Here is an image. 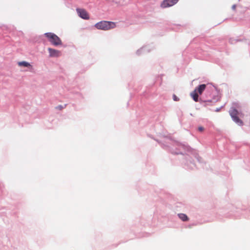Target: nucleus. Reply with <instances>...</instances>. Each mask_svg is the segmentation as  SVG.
<instances>
[{"label": "nucleus", "mask_w": 250, "mask_h": 250, "mask_svg": "<svg viewBox=\"0 0 250 250\" xmlns=\"http://www.w3.org/2000/svg\"><path fill=\"white\" fill-rule=\"evenodd\" d=\"M95 27L98 29L108 30L114 28L116 26V23L112 21H102L95 24Z\"/></svg>", "instance_id": "1"}, {"label": "nucleus", "mask_w": 250, "mask_h": 250, "mask_svg": "<svg viewBox=\"0 0 250 250\" xmlns=\"http://www.w3.org/2000/svg\"><path fill=\"white\" fill-rule=\"evenodd\" d=\"M44 36L48 41L54 46H58L62 44V42L60 38L53 33H46Z\"/></svg>", "instance_id": "2"}, {"label": "nucleus", "mask_w": 250, "mask_h": 250, "mask_svg": "<svg viewBox=\"0 0 250 250\" xmlns=\"http://www.w3.org/2000/svg\"><path fill=\"white\" fill-rule=\"evenodd\" d=\"M206 87V85L205 84H202L199 85L197 87H196L193 91H192L190 93V96L192 98L193 100L197 102L198 101V95L202 94L203 92L205 90Z\"/></svg>", "instance_id": "3"}, {"label": "nucleus", "mask_w": 250, "mask_h": 250, "mask_svg": "<svg viewBox=\"0 0 250 250\" xmlns=\"http://www.w3.org/2000/svg\"><path fill=\"white\" fill-rule=\"evenodd\" d=\"M229 113L233 120L239 125H242L243 122L242 121L239 119L238 115H239V113L238 111L233 107L230 108L229 111Z\"/></svg>", "instance_id": "4"}, {"label": "nucleus", "mask_w": 250, "mask_h": 250, "mask_svg": "<svg viewBox=\"0 0 250 250\" xmlns=\"http://www.w3.org/2000/svg\"><path fill=\"white\" fill-rule=\"evenodd\" d=\"M178 1L179 0H164L161 3V6L163 8L172 6Z\"/></svg>", "instance_id": "5"}, {"label": "nucleus", "mask_w": 250, "mask_h": 250, "mask_svg": "<svg viewBox=\"0 0 250 250\" xmlns=\"http://www.w3.org/2000/svg\"><path fill=\"white\" fill-rule=\"evenodd\" d=\"M48 50L50 57H58L61 55L60 51L51 48H48Z\"/></svg>", "instance_id": "6"}, {"label": "nucleus", "mask_w": 250, "mask_h": 250, "mask_svg": "<svg viewBox=\"0 0 250 250\" xmlns=\"http://www.w3.org/2000/svg\"><path fill=\"white\" fill-rule=\"evenodd\" d=\"M77 11L79 16L85 20L89 19V15L85 10L83 9H77Z\"/></svg>", "instance_id": "7"}, {"label": "nucleus", "mask_w": 250, "mask_h": 250, "mask_svg": "<svg viewBox=\"0 0 250 250\" xmlns=\"http://www.w3.org/2000/svg\"><path fill=\"white\" fill-rule=\"evenodd\" d=\"M18 65L20 67H24L29 68L30 69H32V65L29 62L25 61L19 62Z\"/></svg>", "instance_id": "8"}, {"label": "nucleus", "mask_w": 250, "mask_h": 250, "mask_svg": "<svg viewBox=\"0 0 250 250\" xmlns=\"http://www.w3.org/2000/svg\"><path fill=\"white\" fill-rule=\"evenodd\" d=\"M179 217L183 221L188 220V218L187 215L184 213H180L178 214Z\"/></svg>", "instance_id": "9"}, {"label": "nucleus", "mask_w": 250, "mask_h": 250, "mask_svg": "<svg viewBox=\"0 0 250 250\" xmlns=\"http://www.w3.org/2000/svg\"><path fill=\"white\" fill-rule=\"evenodd\" d=\"M63 108H64L63 106L62 105H58L56 107V109L60 110L62 109Z\"/></svg>", "instance_id": "10"}, {"label": "nucleus", "mask_w": 250, "mask_h": 250, "mask_svg": "<svg viewBox=\"0 0 250 250\" xmlns=\"http://www.w3.org/2000/svg\"><path fill=\"white\" fill-rule=\"evenodd\" d=\"M173 99L175 101H178L179 100V99L175 94L173 95Z\"/></svg>", "instance_id": "11"}, {"label": "nucleus", "mask_w": 250, "mask_h": 250, "mask_svg": "<svg viewBox=\"0 0 250 250\" xmlns=\"http://www.w3.org/2000/svg\"><path fill=\"white\" fill-rule=\"evenodd\" d=\"M198 130L200 131H203L204 130V127L200 126L198 127Z\"/></svg>", "instance_id": "12"}, {"label": "nucleus", "mask_w": 250, "mask_h": 250, "mask_svg": "<svg viewBox=\"0 0 250 250\" xmlns=\"http://www.w3.org/2000/svg\"><path fill=\"white\" fill-rule=\"evenodd\" d=\"M235 7H236V6H235V5H233V6H232V9H234H234H235Z\"/></svg>", "instance_id": "13"}]
</instances>
